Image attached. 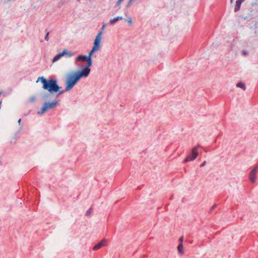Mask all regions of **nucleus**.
<instances>
[{"label": "nucleus", "mask_w": 258, "mask_h": 258, "mask_svg": "<svg viewBox=\"0 0 258 258\" xmlns=\"http://www.w3.org/2000/svg\"><path fill=\"white\" fill-rule=\"evenodd\" d=\"M102 40V32H99L96 35L94 42L93 43V46L90 51L88 53V55H80L76 58V61L82 60L83 61H87V66L91 67L92 66V55L95 52L98 51L100 47Z\"/></svg>", "instance_id": "1"}, {"label": "nucleus", "mask_w": 258, "mask_h": 258, "mask_svg": "<svg viewBox=\"0 0 258 258\" xmlns=\"http://www.w3.org/2000/svg\"><path fill=\"white\" fill-rule=\"evenodd\" d=\"M40 81L42 84V88L47 90L50 93L57 92L59 91L60 87L57 84L56 80H46L43 77H39L36 81V83Z\"/></svg>", "instance_id": "2"}, {"label": "nucleus", "mask_w": 258, "mask_h": 258, "mask_svg": "<svg viewBox=\"0 0 258 258\" xmlns=\"http://www.w3.org/2000/svg\"><path fill=\"white\" fill-rule=\"evenodd\" d=\"M79 81V79H78L74 72H71L68 74L66 77L65 82V91H70L78 83Z\"/></svg>", "instance_id": "3"}, {"label": "nucleus", "mask_w": 258, "mask_h": 258, "mask_svg": "<svg viewBox=\"0 0 258 258\" xmlns=\"http://www.w3.org/2000/svg\"><path fill=\"white\" fill-rule=\"evenodd\" d=\"M89 67L86 66L81 70L74 72L79 80L82 78H87L88 77L91 71Z\"/></svg>", "instance_id": "4"}, {"label": "nucleus", "mask_w": 258, "mask_h": 258, "mask_svg": "<svg viewBox=\"0 0 258 258\" xmlns=\"http://www.w3.org/2000/svg\"><path fill=\"white\" fill-rule=\"evenodd\" d=\"M58 103L57 101L55 100L51 102L44 103L43 107L40 111L38 112V114H42L48 111L49 109L55 108Z\"/></svg>", "instance_id": "5"}, {"label": "nucleus", "mask_w": 258, "mask_h": 258, "mask_svg": "<svg viewBox=\"0 0 258 258\" xmlns=\"http://www.w3.org/2000/svg\"><path fill=\"white\" fill-rule=\"evenodd\" d=\"M198 155V147H195L192 149L190 154L184 159V162L186 163L195 160Z\"/></svg>", "instance_id": "6"}, {"label": "nucleus", "mask_w": 258, "mask_h": 258, "mask_svg": "<svg viewBox=\"0 0 258 258\" xmlns=\"http://www.w3.org/2000/svg\"><path fill=\"white\" fill-rule=\"evenodd\" d=\"M258 168V165L250 171L249 174V179L251 182L253 183L256 180V172Z\"/></svg>", "instance_id": "7"}, {"label": "nucleus", "mask_w": 258, "mask_h": 258, "mask_svg": "<svg viewBox=\"0 0 258 258\" xmlns=\"http://www.w3.org/2000/svg\"><path fill=\"white\" fill-rule=\"evenodd\" d=\"M67 53V50L64 49L61 53L57 54L54 57V58H53L52 61L54 62H55V61L58 60L62 56L65 55V54Z\"/></svg>", "instance_id": "8"}, {"label": "nucleus", "mask_w": 258, "mask_h": 258, "mask_svg": "<svg viewBox=\"0 0 258 258\" xmlns=\"http://www.w3.org/2000/svg\"><path fill=\"white\" fill-rule=\"evenodd\" d=\"M67 53V50L64 49L61 53L57 54L54 57V58H53L52 61L54 62H55V61L58 60L62 56L65 55V54Z\"/></svg>", "instance_id": "9"}, {"label": "nucleus", "mask_w": 258, "mask_h": 258, "mask_svg": "<svg viewBox=\"0 0 258 258\" xmlns=\"http://www.w3.org/2000/svg\"><path fill=\"white\" fill-rule=\"evenodd\" d=\"M106 244V241L105 240H103L97 244L95 245L94 247H93V249L94 250H98L100 249L102 246H104Z\"/></svg>", "instance_id": "10"}, {"label": "nucleus", "mask_w": 258, "mask_h": 258, "mask_svg": "<svg viewBox=\"0 0 258 258\" xmlns=\"http://www.w3.org/2000/svg\"><path fill=\"white\" fill-rule=\"evenodd\" d=\"M244 0H237L236 2V5H235V9H234V11L236 12H237L238 11H239L240 7H241V5L242 4V3L243 2H244Z\"/></svg>", "instance_id": "11"}, {"label": "nucleus", "mask_w": 258, "mask_h": 258, "mask_svg": "<svg viewBox=\"0 0 258 258\" xmlns=\"http://www.w3.org/2000/svg\"><path fill=\"white\" fill-rule=\"evenodd\" d=\"M123 18L122 17H119V16H118V17H114L113 18V19H110L109 20V22L111 24H114L115 22H116L117 21H118V20H122Z\"/></svg>", "instance_id": "12"}, {"label": "nucleus", "mask_w": 258, "mask_h": 258, "mask_svg": "<svg viewBox=\"0 0 258 258\" xmlns=\"http://www.w3.org/2000/svg\"><path fill=\"white\" fill-rule=\"evenodd\" d=\"M177 250L178 251V253L180 254H183L184 253L183 250V245L182 243H179L178 246H177Z\"/></svg>", "instance_id": "13"}, {"label": "nucleus", "mask_w": 258, "mask_h": 258, "mask_svg": "<svg viewBox=\"0 0 258 258\" xmlns=\"http://www.w3.org/2000/svg\"><path fill=\"white\" fill-rule=\"evenodd\" d=\"M236 87L241 88L243 89L244 90L246 89L245 85L242 82H239L238 83H237L236 85Z\"/></svg>", "instance_id": "14"}, {"label": "nucleus", "mask_w": 258, "mask_h": 258, "mask_svg": "<svg viewBox=\"0 0 258 258\" xmlns=\"http://www.w3.org/2000/svg\"><path fill=\"white\" fill-rule=\"evenodd\" d=\"M241 53H242L243 56H246L248 54V51L247 50H243L242 51Z\"/></svg>", "instance_id": "15"}, {"label": "nucleus", "mask_w": 258, "mask_h": 258, "mask_svg": "<svg viewBox=\"0 0 258 258\" xmlns=\"http://www.w3.org/2000/svg\"><path fill=\"white\" fill-rule=\"evenodd\" d=\"M36 98L35 96H32L29 99V102H33L35 101Z\"/></svg>", "instance_id": "16"}, {"label": "nucleus", "mask_w": 258, "mask_h": 258, "mask_svg": "<svg viewBox=\"0 0 258 258\" xmlns=\"http://www.w3.org/2000/svg\"><path fill=\"white\" fill-rule=\"evenodd\" d=\"M122 1H123V0H118V1L117 2L116 4V5L117 6H119V9H120V8H121L120 5L121 3L122 2Z\"/></svg>", "instance_id": "17"}, {"label": "nucleus", "mask_w": 258, "mask_h": 258, "mask_svg": "<svg viewBox=\"0 0 258 258\" xmlns=\"http://www.w3.org/2000/svg\"><path fill=\"white\" fill-rule=\"evenodd\" d=\"M92 209H89L87 212H86V215H90L91 213H92Z\"/></svg>", "instance_id": "18"}, {"label": "nucleus", "mask_w": 258, "mask_h": 258, "mask_svg": "<svg viewBox=\"0 0 258 258\" xmlns=\"http://www.w3.org/2000/svg\"><path fill=\"white\" fill-rule=\"evenodd\" d=\"M65 55H67L69 57H71L73 55V53L71 52H69L67 51V53Z\"/></svg>", "instance_id": "19"}, {"label": "nucleus", "mask_w": 258, "mask_h": 258, "mask_svg": "<svg viewBox=\"0 0 258 258\" xmlns=\"http://www.w3.org/2000/svg\"><path fill=\"white\" fill-rule=\"evenodd\" d=\"M127 21L130 25L132 24V20L131 18H127Z\"/></svg>", "instance_id": "20"}, {"label": "nucleus", "mask_w": 258, "mask_h": 258, "mask_svg": "<svg viewBox=\"0 0 258 258\" xmlns=\"http://www.w3.org/2000/svg\"><path fill=\"white\" fill-rule=\"evenodd\" d=\"M178 241L180 242V243H182L183 241V236L180 237L179 238Z\"/></svg>", "instance_id": "21"}, {"label": "nucleus", "mask_w": 258, "mask_h": 258, "mask_svg": "<svg viewBox=\"0 0 258 258\" xmlns=\"http://www.w3.org/2000/svg\"><path fill=\"white\" fill-rule=\"evenodd\" d=\"M48 35H49V33L47 32L46 33V36L45 37V39L46 40V41H48Z\"/></svg>", "instance_id": "22"}, {"label": "nucleus", "mask_w": 258, "mask_h": 258, "mask_svg": "<svg viewBox=\"0 0 258 258\" xmlns=\"http://www.w3.org/2000/svg\"><path fill=\"white\" fill-rule=\"evenodd\" d=\"M106 27V24H104L101 28V31L100 32H101L102 33V31L105 29Z\"/></svg>", "instance_id": "23"}, {"label": "nucleus", "mask_w": 258, "mask_h": 258, "mask_svg": "<svg viewBox=\"0 0 258 258\" xmlns=\"http://www.w3.org/2000/svg\"><path fill=\"white\" fill-rule=\"evenodd\" d=\"M206 164V161H204L201 165V167H203Z\"/></svg>", "instance_id": "24"}, {"label": "nucleus", "mask_w": 258, "mask_h": 258, "mask_svg": "<svg viewBox=\"0 0 258 258\" xmlns=\"http://www.w3.org/2000/svg\"><path fill=\"white\" fill-rule=\"evenodd\" d=\"M132 1H133V0H130V2H129V3H128V4H127V7H128V6L130 5V4H131V3L132 2Z\"/></svg>", "instance_id": "25"}, {"label": "nucleus", "mask_w": 258, "mask_h": 258, "mask_svg": "<svg viewBox=\"0 0 258 258\" xmlns=\"http://www.w3.org/2000/svg\"><path fill=\"white\" fill-rule=\"evenodd\" d=\"M21 121V119H19L18 120V123H19V124H20Z\"/></svg>", "instance_id": "26"}, {"label": "nucleus", "mask_w": 258, "mask_h": 258, "mask_svg": "<svg viewBox=\"0 0 258 258\" xmlns=\"http://www.w3.org/2000/svg\"><path fill=\"white\" fill-rule=\"evenodd\" d=\"M231 2H233V0H231Z\"/></svg>", "instance_id": "27"}]
</instances>
